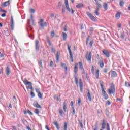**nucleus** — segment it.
<instances>
[{
	"mask_svg": "<svg viewBox=\"0 0 130 130\" xmlns=\"http://www.w3.org/2000/svg\"><path fill=\"white\" fill-rule=\"evenodd\" d=\"M100 85L104 98L105 100H107V99H108V95H107L106 91L104 90V85H103L102 83H100Z\"/></svg>",
	"mask_w": 130,
	"mask_h": 130,
	"instance_id": "1",
	"label": "nucleus"
},
{
	"mask_svg": "<svg viewBox=\"0 0 130 130\" xmlns=\"http://www.w3.org/2000/svg\"><path fill=\"white\" fill-rule=\"evenodd\" d=\"M68 51L69 52V54L70 55V59L72 62H74V57L73 56V54L72 53V50H71V46L67 44Z\"/></svg>",
	"mask_w": 130,
	"mask_h": 130,
	"instance_id": "2",
	"label": "nucleus"
},
{
	"mask_svg": "<svg viewBox=\"0 0 130 130\" xmlns=\"http://www.w3.org/2000/svg\"><path fill=\"white\" fill-rule=\"evenodd\" d=\"M85 58L87 59V61H90L91 62V59H92V52H90L89 54H88V52L85 55Z\"/></svg>",
	"mask_w": 130,
	"mask_h": 130,
	"instance_id": "3",
	"label": "nucleus"
},
{
	"mask_svg": "<svg viewBox=\"0 0 130 130\" xmlns=\"http://www.w3.org/2000/svg\"><path fill=\"white\" fill-rule=\"evenodd\" d=\"M86 14L87 16H88V17L90 18V19L92 20V21H94V22H95V21H97V19H96V18H95V17H94V15L91 14L90 12H87Z\"/></svg>",
	"mask_w": 130,
	"mask_h": 130,
	"instance_id": "4",
	"label": "nucleus"
},
{
	"mask_svg": "<svg viewBox=\"0 0 130 130\" xmlns=\"http://www.w3.org/2000/svg\"><path fill=\"white\" fill-rule=\"evenodd\" d=\"M39 23L42 28H43V27H47V23L46 22H45L43 24V19H41Z\"/></svg>",
	"mask_w": 130,
	"mask_h": 130,
	"instance_id": "5",
	"label": "nucleus"
},
{
	"mask_svg": "<svg viewBox=\"0 0 130 130\" xmlns=\"http://www.w3.org/2000/svg\"><path fill=\"white\" fill-rule=\"evenodd\" d=\"M35 46L36 51H38L39 50V48L40 47L39 46V41H38V40L35 41Z\"/></svg>",
	"mask_w": 130,
	"mask_h": 130,
	"instance_id": "6",
	"label": "nucleus"
},
{
	"mask_svg": "<svg viewBox=\"0 0 130 130\" xmlns=\"http://www.w3.org/2000/svg\"><path fill=\"white\" fill-rule=\"evenodd\" d=\"M103 53L106 56V57H109L110 56V54L109 53V52L105 49L103 50Z\"/></svg>",
	"mask_w": 130,
	"mask_h": 130,
	"instance_id": "7",
	"label": "nucleus"
},
{
	"mask_svg": "<svg viewBox=\"0 0 130 130\" xmlns=\"http://www.w3.org/2000/svg\"><path fill=\"white\" fill-rule=\"evenodd\" d=\"M5 72L7 76H9L11 74V68L9 66H7L6 68Z\"/></svg>",
	"mask_w": 130,
	"mask_h": 130,
	"instance_id": "8",
	"label": "nucleus"
},
{
	"mask_svg": "<svg viewBox=\"0 0 130 130\" xmlns=\"http://www.w3.org/2000/svg\"><path fill=\"white\" fill-rule=\"evenodd\" d=\"M11 30H14V19L13 18V16H11V25H10Z\"/></svg>",
	"mask_w": 130,
	"mask_h": 130,
	"instance_id": "9",
	"label": "nucleus"
},
{
	"mask_svg": "<svg viewBox=\"0 0 130 130\" xmlns=\"http://www.w3.org/2000/svg\"><path fill=\"white\" fill-rule=\"evenodd\" d=\"M33 105L35 107H36V108H40V109L42 108V107L40 106V105H39L38 102H34Z\"/></svg>",
	"mask_w": 130,
	"mask_h": 130,
	"instance_id": "10",
	"label": "nucleus"
},
{
	"mask_svg": "<svg viewBox=\"0 0 130 130\" xmlns=\"http://www.w3.org/2000/svg\"><path fill=\"white\" fill-rule=\"evenodd\" d=\"M65 6L68 12H71V9H70V7H69V1L68 0H65Z\"/></svg>",
	"mask_w": 130,
	"mask_h": 130,
	"instance_id": "11",
	"label": "nucleus"
},
{
	"mask_svg": "<svg viewBox=\"0 0 130 130\" xmlns=\"http://www.w3.org/2000/svg\"><path fill=\"white\" fill-rule=\"evenodd\" d=\"M111 75L112 78H115L117 77V73H116V72L115 71H112L111 72Z\"/></svg>",
	"mask_w": 130,
	"mask_h": 130,
	"instance_id": "12",
	"label": "nucleus"
},
{
	"mask_svg": "<svg viewBox=\"0 0 130 130\" xmlns=\"http://www.w3.org/2000/svg\"><path fill=\"white\" fill-rule=\"evenodd\" d=\"M80 90L81 93H83V82H82V80L80 79L79 82Z\"/></svg>",
	"mask_w": 130,
	"mask_h": 130,
	"instance_id": "13",
	"label": "nucleus"
},
{
	"mask_svg": "<svg viewBox=\"0 0 130 130\" xmlns=\"http://www.w3.org/2000/svg\"><path fill=\"white\" fill-rule=\"evenodd\" d=\"M23 82L26 86H27V85H29V84H31V82H28L27 79L26 78L24 79V80H23Z\"/></svg>",
	"mask_w": 130,
	"mask_h": 130,
	"instance_id": "14",
	"label": "nucleus"
},
{
	"mask_svg": "<svg viewBox=\"0 0 130 130\" xmlns=\"http://www.w3.org/2000/svg\"><path fill=\"white\" fill-rule=\"evenodd\" d=\"M59 56H60V52H57V54L56 55V61H59Z\"/></svg>",
	"mask_w": 130,
	"mask_h": 130,
	"instance_id": "15",
	"label": "nucleus"
},
{
	"mask_svg": "<svg viewBox=\"0 0 130 130\" xmlns=\"http://www.w3.org/2000/svg\"><path fill=\"white\" fill-rule=\"evenodd\" d=\"M103 8L105 11L108 10V5L106 3H104L103 4Z\"/></svg>",
	"mask_w": 130,
	"mask_h": 130,
	"instance_id": "16",
	"label": "nucleus"
},
{
	"mask_svg": "<svg viewBox=\"0 0 130 130\" xmlns=\"http://www.w3.org/2000/svg\"><path fill=\"white\" fill-rule=\"evenodd\" d=\"M106 126V123H105V120H103V123L102 124V129H105V126Z\"/></svg>",
	"mask_w": 130,
	"mask_h": 130,
	"instance_id": "17",
	"label": "nucleus"
},
{
	"mask_svg": "<svg viewBox=\"0 0 130 130\" xmlns=\"http://www.w3.org/2000/svg\"><path fill=\"white\" fill-rule=\"evenodd\" d=\"M63 109L64 112H67V103L63 102Z\"/></svg>",
	"mask_w": 130,
	"mask_h": 130,
	"instance_id": "18",
	"label": "nucleus"
},
{
	"mask_svg": "<svg viewBox=\"0 0 130 130\" xmlns=\"http://www.w3.org/2000/svg\"><path fill=\"white\" fill-rule=\"evenodd\" d=\"M54 125H55L57 129L59 130L60 127H59V125L58 124V123L57 122L55 121L54 122Z\"/></svg>",
	"mask_w": 130,
	"mask_h": 130,
	"instance_id": "19",
	"label": "nucleus"
},
{
	"mask_svg": "<svg viewBox=\"0 0 130 130\" xmlns=\"http://www.w3.org/2000/svg\"><path fill=\"white\" fill-rule=\"evenodd\" d=\"M61 66L62 68H63V69H65V71H68V67H67V65H66L65 63H61Z\"/></svg>",
	"mask_w": 130,
	"mask_h": 130,
	"instance_id": "20",
	"label": "nucleus"
},
{
	"mask_svg": "<svg viewBox=\"0 0 130 130\" xmlns=\"http://www.w3.org/2000/svg\"><path fill=\"white\" fill-rule=\"evenodd\" d=\"M74 72L75 75H77V73H78V67H77V64L75 66Z\"/></svg>",
	"mask_w": 130,
	"mask_h": 130,
	"instance_id": "21",
	"label": "nucleus"
},
{
	"mask_svg": "<svg viewBox=\"0 0 130 130\" xmlns=\"http://www.w3.org/2000/svg\"><path fill=\"white\" fill-rule=\"evenodd\" d=\"M108 93L110 94H114V93H115V90H113V89H108Z\"/></svg>",
	"mask_w": 130,
	"mask_h": 130,
	"instance_id": "22",
	"label": "nucleus"
},
{
	"mask_svg": "<svg viewBox=\"0 0 130 130\" xmlns=\"http://www.w3.org/2000/svg\"><path fill=\"white\" fill-rule=\"evenodd\" d=\"M87 98L89 101H92V97L91 96V94L89 92L87 93Z\"/></svg>",
	"mask_w": 130,
	"mask_h": 130,
	"instance_id": "23",
	"label": "nucleus"
},
{
	"mask_svg": "<svg viewBox=\"0 0 130 130\" xmlns=\"http://www.w3.org/2000/svg\"><path fill=\"white\" fill-rule=\"evenodd\" d=\"M120 15H121V13L120 12H117L115 15L116 18L117 19H119V18H120Z\"/></svg>",
	"mask_w": 130,
	"mask_h": 130,
	"instance_id": "24",
	"label": "nucleus"
},
{
	"mask_svg": "<svg viewBox=\"0 0 130 130\" xmlns=\"http://www.w3.org/2000/svg\"><path fill=\"white\" fill-rule=\"evenodd\" d=\"M9 5H10V1H8L4 2L3 6H4V7H8V6H9Z\"/></svg>",
	"mask_w": 130,
	"mask_h": 130,
	"instance_id": "25",
	"label": "nucleus"
},
{
	"mask_svg": "<svg viewBox=\"0 0 130 130\" xmlns=\"http://www.w3.org/2000/svg\"><path fill=\"white\" fill-rule=\"evenodd\" d=\"M99 64L100 65L101 68H103L104 67V63L103 62V61L102 60L99 62Z\"/></svg>",
	"mask_w": 130,
	"mask_h": 130,
	"instance_id": "26",
	"label": "nucleus"
},
{
	"mask_svg": "<svg viewBox=\"0 0 130 130\" xmlns=\"http://www.w3.org/2000/svg\"><path fill=\"white\" fill-rule=\"evenodd\" d=\"M95 77L96 79H99V70L98 69L95 73Z\"/></svg>",
	"mask_w": 130,
	"mask_h": 130,
	"instance_id": "27",
	"label": "nucleus"
},
{
	"mask_svg": "<svg viewBox=\"0 0 130 130\" xmlns=\"http://www.w3.org/2000/svg\"><path fill=\"white\" fill-rule=\"evenodd\" d=\"M83 4L82 3H80L79 4H78L77 5H76V8H77V9H80V8H83Z\"/></svg>",
	"mask_w": 130,
	"mask_h": 130,
	"instance_id": "28",
	"label": "nucleus"
},
{
	"mask_svg": "<svg viewBox=\"0 0 130 130\" xmlns=\"http://www.w3.org/2000/svg\"><path fill=\"white\" fill-rule=\"evenodd\" d=\"M54 99H56L57 101H60V98L57 95H54Z\"/></svg>",
	"mask_w": 130,
	"mask_h": 130,
	"instance_id": "29",
	"label": "nucleus"
},
{
	"mask_svg": "<svg viewBox=\"0 0 130 130\" xmlns=\"http://www.w3.org/2000/svg\"><path fill=\"white\" fill-rule=\"evenodd\" d=\"M27 88H28V89H29L30 90H31L32 91H34V89H33V87L32 86V83L31 84H29L28 85V86L27 87Z\"/></svg>",
	"mask_w": 130,
	"mask_h": 130,
	"instance_id": "30",
	"label": "nucleus"
},
{
	"mask_svg": "<svg viewBox=\"0 0 130 130\" xmlns=\"http://www.w3.org/2000/svg\"><path fill=\"white\" fill-rule=\"evenodd\" d=\"M79 68L80 69V70H84V68L83 67V64L82 63V62H79Z\"/></svg>",
	"mask_w": 130,
	"mask_h": 130,
	"instance_id": "31",
	"label": "nucleus"
},
{
	"mask_svg": "<svg viewBox=\"0 0 130 130\" xmlns=\"http://www.w3.org/2000/svg\"><path fill=\"white\" fill-rule=\"evenodd\" d=\"M67 37H68L67 33L63 32V40H66L67 39Z\"/></svg>",
	"mask_w": 130,
	"mask_h": 130,
	"instance_id": "32",
	"label": "nucleus"
},
{
	"mask_svg": "<svg viewBox=\"0 0 130 130\" xmlns=\"http://www.w3.org/2000/svg\"><path fill=\"white\" fill-rule=\"evenodd\" d=\"M30 19L31 20L32 25H34V18H33V14H31Z\"/></svg>",
	"mask_w": 130,
	"mask_h": 130,
	"instance_id": "33",
	"label": "nucleus"
},
{
	"mask_svg": "<svg viewBox=\"0 0 130 130\" xmlns=\"http://www.w3.org/2000/svg\"><path fill=\"white\" fill-rule=\"evenodd\" d=\"M38 64L39 66L42 68L43 69V66H42V60H40L38 62Z\"/></svg>",
	"mask_w": 130,
	"mask_h": 130,
	"instance_id": "34",
	"label": "nucleus"
},
{
	"mask_svg": "<svg viewBox=\"0 0 130 130\" xmlns=\"http://www.w3.org/2000/svg\"><path fill=\"white\" fill-rule=\"evenodd\" d=\"M110 89L115 91V86H114V85L112 84L110 86Z\"/></svg>",
	"mask_w": 130,
	"mask_h": 130,
	"instance_id": "35",
	"label": "nucleus"
},
{
	"mask_svg": "<svg viewBox=\"0 0 130 130\" xmlns=\"http://www.w3.org/2000/svg\"><path fill=\"white\" fill-rule=\"evenodd\" d=\"M64 130H68V123L67 122L64 123Z\"/></svg>",
	"mask_w": 130,
	"mask_h": 130,
	"instance_id": "36",
	"label": "nucleus"
},
{
	"mask_svg": "<svg viewBox=\"0 0 130 130\" xmlns=\"http://www.w3.org/2000/svg\"><path fill=\"white\" fill-rule=\"evenodd\" d=\"M47 42H48L49 46H51V45H52V44L51 43V42L50 41V40H49V38H47Z\"/></svg>",
	"mask_w": 130,
	"mask_h": 130,
	"instance_id": "37",
	"label": "nucleus"
},
{
	"mask_svg": "<svg viewBox=\"0 0 130 130\" xmlns=\"http://www.w3.org/2000/svg\"><path fill=\"white\" fill-rule=\"evenodd\" d=\"M38 96L39 98H40V99H42L43 96H42V94H41V92H39V93H38Z\"/></svg>",
	"mask_w": 130,
	"mask_h": 130,
	"instance_id": "38",
	"label": "nucleus"
},
{
	"mask_svg": "<svg viewBox=\"0 0 130 130\" xmlns=\"http://www.w3.org/2000/svg\"><path fill=\"white\" fill-rule=\"evenodd\" d=\"M35 113L36 114H39V113H40V112L39 111V109H36L35 110Z\"/></svg>",
	"mask_w": 130,
	"mask_h": 130,
	"instance_id": "39",
	"label": "nucleus"
},
{
	"mask_svg": "<svg viewBox=\"0 0 130 130\" xmlns=\"http://www.w3.org/2000/svg\"><path fill=\"white\" fill-rule=\"evenodd\" d=\"M62 14H64V13H66V7H64V6H62Z\"/></svg>",
	"mask_w": 130,
	"mask_h": 130,
	"instance_id": "40",
	"label": "nucleus"
},
{
	"mask_svg": "<svg viewBox=\"0 0 130 130\" xmlns=\"http://www.w3.org/2000/svg\"><path fill=\"white\" fill-rule=\"evenodd\" d=\"M120 7H123V6H124V2H123V1H120Z\"/></svg>",
	"mask_w": 130,
	"mask_h": 130,
	"instance_id": "41",
	"label": "nucleus"
},
{
	"mask_svg": "<svg viewBox=\"0 0 130 130\" xmlns=\"http://www.w3.org/2000/svg\"><path fill=\"white\" fill-rule=\"evenodd\" d=\"M74 78H75V84H76V85H78V78H77V76L75 75Z\"/></svg>",
	"mask_w": 130,
	"mask_h": 130,
	"instance_id": "42",
	"label": "nucleus"
},
{
	"mask_svg": "<svg viewBox=\"0 0 130 130\" xmlns=\"http://www.w3.org/2000/svg\"><path fill=\"white\" fill-rule=\"evenodd\" d=\"M35 90H36V92L38 93V94L40 93V88H35Z\"/></svg>",
	"mask_w": 130,
	"mask_h": 130,
	"instance_id": "43",
	"label": "nucleus"
},
{
	"mask_svg": "<svg viewBox=\"0 0 130 130\" xmlns=\"http://www.w3.org/2000/svg\"><path fill=\"white\" fill-rule=\"evenodd\" d=\"M125 85L126 86V87H130V83L129 82H125Z\"/></svg>",
	"mask_w": 130,
	"mask_h": 130,
	"instance_id": "44",
	"label": "nucleus"
},
{
	"mask_svg": "<svg viewBox=\"0 0 130 130\" xmlns=\"http://www.w3.org/2000/svg\"><path fill=\"white\" fill-rule=\"evenodd\" d=\"M124 37H125L124 33L121 34V35H120V38H121L122 39H124Z\"/></svg>",
	"mask_w": 130,
	"mask_h": 130,
	"instance_id": "45",
	"label": "nucleus"
},
{
	"mask_svg": "<svg viewBox=\"0 0 130 130\" xmlns=\"http://www.w3.org/2000/svg\"><path fill=\"white\" fill-rule=\"evenodd\" d=\"M30 95L31 97H35V94L33 92V91H30Z\"/></svg>",
	"mask_w": 130,
	"mask_h": 130,
	"instance_id": "46",
	"label": "nucleus"
},
{
	"mask_svg": "<svg viewBox=\"0 0 130 130\" xmlns=\"http://www.w3.org/2000/svg\"><path fill=\"white\" fill-rule=\"evenodd\" d=\"M55 35V33H54V31H52L51 33V37H54Z\"/></svg>",
	"mask_w": 130,
	"mask_h": 130,
	"instance_id": "47",
	"label": "nucleus"
},
{
	"mask_svg": "<svg viewBox=\"0 0 130 130\" xmlns=\"http://www.w3.org/2000/svg\"><path fill=\"white\" fill-rule=\"evenodd\" d=\"M94 43V41L92 40L90 42L89 44L91 46V47H93V44Z\"/></svg>",
	"mask_w": 130,
	"mask_h": 130,
	"instance_id": "48",
	"label": "nucleus"
},
{
	"mask_svg": "<svg viewBox=\"0 0 130 130\" xmlns=\"http://www.w3.org/2000/svg\"><path fill=\"white\" fill-rule=\"evenodd\" d=\"M59 112L60 113V115L62 117L63 116L62 113L63 112V111H62V110L61 109V110H59Z\"/></svg>",
	"mask_w": 130,
	"mask_h": 130,
	"instance_id": "49",
	"label": "nucleus"
},
{
	"mask_svg": "<svg viewBox=\"0 0 130 130\" xmlns=\"http://www.w3.org/2000/svg\"><path fill=\"white\" fill-rule=\"evenodd\" d=\"M107 130H110V126H109V123L107 124Z\"/></svg>",
	"mask_w": 130,
	"mask_h": 130,
	"instance_id": "50",
	"label": "nucleus"
},
{
	"mask_svg": "<svg viewBox=\"0 0 130 130\" xmlns=\"http://www.w3.org/2000/svg\"><path fill=\"white\" fill-rule=\"evenodd\" d=\"M58 8L59 9H60V8H61V3L59 2L58 4Z\"/></svg>",
	"mask_w": 130,
	"mask_h": 130,
	"instance_id": "51",
	"label": "nucleus"
},
{
	"mask_svg": "<svg viewBox=\"0 0 130 130\" xmlns=\"http://www.w3.org/2000/svg\"><path fill=\"white\" fill-rule=\"evenodd\" d=\"M79 125H80V127H81V128H83L84 126L83 125V123H82V121L79 122Z\"/></svg>",
	"mask_w": 130,
	"mask_h": 130,
	"instance_id": "52",
	"label": "nucleus"
},
{
	"mask_svg": "<svg viewBox=\"0 0 130 130\" xmlns=\"http://www.w3.org/2000/svg\"><path fill=\"white\" fill-rule=\"evenodd\" d=\"M96 6L99 7V8H102V6H101V4L98 3H96Z\"/></svg>",
	"mask_w": 130,
	"mask_h": 130,
	"instance_id": "53",
	"label": "nucleus"
},
{
	"mask_svg": "<svg viewBox=\"0 0 130 130\" xmlns=\"http://www.w3.org/2000/svg\"><path fill=\"white\" fill-rule=\"evenodd\" d=\"M0 12H2V13H7V11L5 10H2L1 7H0Z\"/></svg>",
	"mask_w": 130,
	"mask_h": 130,
	"instance_id": "54",
	"label": "nucleus"
},
{
	"mask_svg": "<svg viewBox=\"0 0 130 130\" xmlns=\"http://www.w3.org/2000/svg\"><path fill=\"white\" fill-rule=\"evenodd\" d=\"M51 49L52 50V52H53V53H54V52H55V50L54 49V48H53V47H51Z\"/></svg>",
	"mask_w": 130,
	"mask_h": 130,
	"instance_id": "55",
	"label": "nucleus"
},
{
	"mask_svg": "<svg viewBox=\"0 0 130 130\" xmlns=\"http://www.w3.org/2000/svg\"><path fill=\"white\" fill-rule=\"evenodd\" d=\"M81 99H78V105H80V104H81Z\"/></svg>",
	"mask_w": 130,
	"mask_h": 130,
	"instance_id": "56",
	"label": "nucleus"
},
{
	"mask_svg": "<svg viewBox=\"0 0 130 130\" xmlns=\"http://www.w3.org/2000/svg\"><path fill=\"white\" fill-rule=\"evenodd\" d=\"M53 61H51L50 63V67H53Z\"/></svg>",
	"mask_w": 130,
	"mask_h": 130,
	"instance_id": "57",
	"label": "nucleus"
},
{
	"mask_svg": "<svg viewBox=\"0 0 130 130\" xmlns=\"http://www.w3.org/2000/svg\"><path fill=\"white\" fill-rule=\"evenodd\" d=\"M95 14L96 16H99V12L97 10H95Z\"/></svg>",
	"mask_w": 130,
	"mask_h": 130,
	"instance_id": "58",
	"label": "nucleus"
},
{
	"mask_svg": "<svg viewBox=\"0 0 130 130\" xmlns=\"http://www.w3.org/2000/svg\"><path fill=\"white\" fill-rule=\"evenodd\" d=\"M30 13H35V10L33 9H31L30 10Z\"/></svg>",
	"mask_w": 130,
	"mask_h": 130,
	"instance_id": "59",
	"label": "nucleus"
},
{
	"mask_svg": "<svg viewBox=\"0 0 130 130\" xmlns=\"http://www.w3.org/2000/svg\"><path fill=\"white\" fill-rule=\"evenodd\" d=\"M91 72L92 73H94V66H92V68H91Z\"/></svg>",
	"mask_w": 130,
	"mask_h": 130,
	"instance_id": "60",
	"label": "nucleus"
},
{
	"mask_svg": "<svg viewBox=\"0 0 130 130\" xmlns=\"http://www.w3.org/2000/svg\"><path fill=\"white\" fill-rule=\"evenodd\" d=\"M28 113L30 114V115H33V113L29 110L28 111Z\"/></svg>",
	"mask_w": 130,
	"mask_h": 130,
	"instance_id": "61",
	"label": "nucleus"
},
{
	"mask_svg": "<svg viewBox=\"0 0 130 130\" xmlns=\"http://www.w3.org/2000/svg\"><path fill=\"white\" fill-rule=\"evenodd\" d=\"M104 72L106 73H107V72H108V70H107V68H105L104 69Z\"/></svg>",
	"mask_w": 130,
	"mask_h": 130,
	"instance_id": "62",
	"label": "nucleus"
},
{
	"mask_svg": "<svg viewBox=\"0 0 130 130\" xmlns=\"http://www.w3.org/2000/svg\"><path fill=\"white\" fill-rule=\"evenodd\" d=\"M111 102L109 101H107V104H108V105H109L110 104H111Z\"/></svg>",
	"mask_w": 130,
	"mask_h": 130,
	"instance_id": "63",
	"label": "nucleus"
},
{
	"mask_svg": "<svg viewBox=\"0 0 130 130\" xmlns=\"http://www.w3.org/2000/svg\"><path fill=\"white\" fill-rule=\"evenodd\" d=\"M94 130H98V126H97V125H95V127Z\"/></svg>",
	"mask_w": 130,
	"mask_h": 130,
	"instance_id": "64",
	"label": "nucleus"
}]
</instances>
